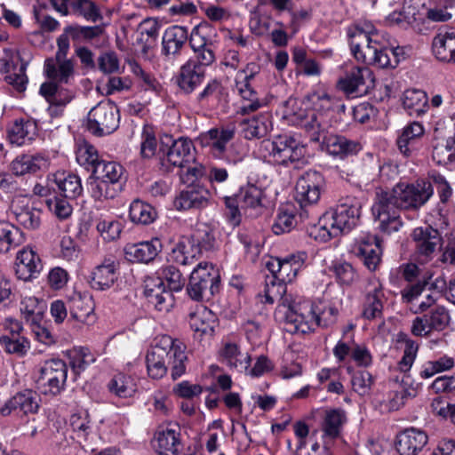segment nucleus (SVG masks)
I'll list each match as a JSON object with an SVG mask.
<instances>
[{
    "label": "nucleus",
    "mask_w": 455,
    "mask_h": 455,
    "mask_svg": "<svg viewBox=\"0 0 455 455\" xmlns=\"http://www.w3.org/2000/svg\"><path fill=\"white\" fill-rule=\"evenodd\" d=\"M362 204L355 196L339 199L336 207L325 212L327 223L333 225V232L341 235L349 233L360 220Z\"/></svg>",
    "instance_id": "0eeeda50"
},
{
    "label": "nucleus",
    "mask_w": 455,
    "mask_h": 455,
    "mask_svg": "<svg viewBox=\"0 0 455 455\" xmlns=\"http://www.w3.org/2000/svg\"><path fill=\"white\" fill-rule=\"evenodd\" d=\"M334 227L331 223H327L325 213L319 219L318 223L312 226L308 230V235L315 240L325 243L331 238L339 236V234L333 232Z\"/></svg>",
    "instance_id": "052dcab7"
},
{
    "label": "nucleus",
    "mask_w": 455,
    "mask_h": 455,
    "mask_svg": "<svg viewBox=\"0 0 455 455\" xmlns=\"http://www.w3.org/2000/svg\"><path fill=\"white\" fill-rule=\"evenodd\" d=\"M162 280L168 283L169 290L172 291H180L185 285V278L180 271L174 266L169 265L161 270Z\"/></svg>",
    "instance_id": "e2e57ef3"
},
{
    "label": "nucleus",
    "mask_w": 455,
    "mask_h": 455,
    "mask_svg": "<svg viewBox=\"0 0 455 455\" xmlns=\"http://www.w3.org/2000/svg\"><path fill=\"white\" fill-rule=\"evenodd\" d=\"M415 243V252L419 259L427 262L433 259L435 251L441 248L443 238L439 231L431 226L416 228L411 234Z\"/></svg>",
    "instance_id": "dca6fc26"
},
{
    "label": "nucleus",
    "mask_w": 455,
    "mask_h": 455,
    "mask_svg": "<svg viewBox=\"0 0 455 455\" xmlns=\"http://www.w3.org/2000/svg\"><path fill=\"white\" fill-rule=\"evenodd\" d=\"M23 241L19 228L6 221H0V251L7 252Z\"/></svg>",
    "instance_id": "09e8293b"
},
{
    "label": "nucleus",
    "mask_w": 455,
    "mask_h": 455,
    "mask_svg": "<svg viewBox=\"0 0 455 455\" xmlns=\"http://www.w3.org/2000/svg\"><path fill=\"white\" fill-rule=\"evenodd\" d=\"M53 181L59 194L67 199L75 200L83 194L81 179L76 174L57 172Z\"/></svg>",
    "instance_id": "72a5a7b5"
},
{
    "label": "nucleus",
    "mask_w": 455,
    "mask_h": 455,
    "mask_svg": "<svg viewBox=\"0 0 455 455\" xmlns=\"http://www.w3.org/2000/svg\"><path fill=\"white\" fill-rule=\"evenodd\" d=\"M220 276L218 269L208 262H200L192 271L187 291L196 301L209 300L219 292Z\"/></svg>",
    "instance_id": "39448f33"
},
{
    "label": "nucleus",
    "mask_w": 455,
    "mask_h": 455,
    "mask_svg": "<svg viewBox=\"0 0 455 455\" xmlns=\"http://www.w3.org/2000/svg\"><path fill=\"white\" fill-rule=\"evenodd\" d=\"M320 127L323 132H320L319 139L311 140L322 142V147L324 148L330 155L344 157L355 154L359 150V144L357 142L341 135L328 134L323 119L321 121Z\"/></svg>",
    "instance_id": "6ab92c4d"
},
{
    "label": "nucleus",
    "mask_w": 455,
    "mask_h": 455,
    "mask_svg": "<svg viewBox=\"0 0 455 455\" xmlns=\"http://www.w3.org/2000/svg\"><path fill=\"white\" fill-rule=\"evenodd\" d=\"M330 270L342 286H351L359 280V275L353 265L347 261H337L332 264Z\"/></svg>",
    "instance_id": "8fccbe9b"
},
{
    "label": "nucleus",
    "mask_w": 455,
    "mask_h": 455,
    "mask_svg": "<svg viewBox=\"0 0 455 455\" xmlns=\"http://www.w3.org/2000/svg\"><path fill=\"white\" fill-rule=\"evenodd\" d=\"M283 115L286 119L300 126L307 132L310 140H318L321 130V121L323 119L322 114L315 110H307L301 108L300 101L290 97L283 103Z\"/></svg>",
    "instance_id": "9d476101"
},
{
    "label": "nucleus",
    "mask_w": 455,
    "mask_h": 455,
    "mask_svg": "<svg viewBox=\"0 0 455 455\" xmlns=\"http://www.w3.org/2000/svg\"><path fill=\"white\" fill-rule=\"evenodd\" d=\"M162 243L158 238L127 245L125 252L138 262H150L161 251Z\"/></svg>",
    "instance_id": "f704fd0d"
},
{
    "label": "nucleus",
    "mask_w": 455,
    "mask_h": 455,
    "mask_svg": "<svg viewBox=\"0 0 455 455\" xmlns=\"http://www.w3.org/2000/svg\"><path fill=\"white\" fill-rule=\"evenodd\" d=\"M433 192L431 183L425 180L399 182L391 190L379 188L371 212L379 223V229L387 234L398 231L403 226L400 212L419 209L429 200Z\"/></svg>",
    "instance_id": "f257e3e1"
},
{
    "label": "nucleus",
    "mask_w": 455,
    "mask_h": 455,
    "mask_svg": "<svg viewBox=\"0 0 455 455\" xmlns=\"http://www.w3.org/2000/svg\"><path fill=\"white\" fill-rule=\"evenodd\" d=\"M186 345L180 339L171 336H162L157 344L148 352L146 356L148 373L155 379L166 375L167 363L171 365V375L173 379L181 377L186 371Z\"/></svg>",
    "instance_id": "7ed1b4c3"
},
{
    "label": "nucleus",
    "mask_w": 455,
    "mask_h": 455,
    "mask_svg": "<svg viewBox=\"0 0 455 455\" xmlns=\"http://www.w3.org/2000/svg\"><path fill=\"white\" fill-rule=\"evenodd\" d=\"M144 293L148 303L160 312H168L173 306L172 291L165 289L162 278L148 279Z\"/></svg>",
    "instance_id": "4be33fe9"
},
{
    "label": "nucleus",
    "mask_w": 455,
    "mask_h": 455,
    "mask_svg": "<svg viewBox=\"0 0 455 455\" xmlns=\"http://www.w3.org/2000/svg\"><path fill=\"white\" fill-rule=\"evenodd\" d=\"M294 222L292 212L280 210L272 226V230L275 235L290 232L294 228Z\"/></svg>",
    "instance_id": "774afa93"
},
{
    "label": "nucleus",
    "mask_w": 455,
    "mask_h": 455,
    "mask_svg": "<svg viewBox=\"0 0 455 455\" xmlns=\"http://www.w3.org/2000/svg\"><path fill=\"white\" fill-rule=\"evenodd\" d=\"M37 398V395L31 390L17 393L0 408V413L4 417L19 411L24 414L36 413L39 408Z\"/></svg>",
    "instance_id": "b1692460"
},
{
    "label": "nucleus",
    "mask_w": 455,
    "mask_h": 455,
    "mask_svg": "<svg viewBox=\"0 0 455 455\" xmlns=\"http://www.w3.org/2000/svg\"><path fill=\"white\" fill-rule=\"evenodd\" d=\"M109 182L97 179L92 174L87 180L88 190L92 198L101 201L103 199L113 198L116 196V190L111 188Z\"/></svg>",
    "instance_id": "6e6d98bb"
},
{
    "label": "nucleus",
    "mask_w": 455,
    "mask_h": 455,
    "mask_svg": "<svg viewBox=\"0 0 455 455\" xmlns=\"http://www.w3.org/2000/svg\"><path fill=\"white\" fill-rule=\"evenodd\" d=\"M210 198L211 193L205 187L199 184L190 185L180 192L173 204L178 211L202 209L208 205Z\"/></svg>",
    "instance_id": "412c9836"
},
{
    "label": "nucleus",
    "mask_w": 455,
    "mask_h": 455,
    "mask_svg": "<svg viewBox=\"0 0 455 455\" xmlns=\"http://www.w3.org/2000/svg\"><path fill=\"white\" fill-rule=\"evenodd\" d=\"M450 321V313L444 306L434 307L413 320L411 332L415 336L426 337L434 331H443Z\"/></svg>",
    "instance_id": "4468645a"
},
{
    "label": "nucleus",
    "mask_w": 455,
    "mask_h": 455,
    "mask_svg": "<svg viewBox=\"0 0 455 455\" xmlns=\"http://www.w3.org/2000/svg\"><path fill=\"white\" fill-rule=\"evenodd\" d=\"M397 340L404 343L403 355L398 363V367L401 371L407 372L411 370L415 361L419 350V344L403 332L398 334Z\"/></svg>",
    "instance_id": "864d4df0"
},
{
    "label": "nucleus",
    "mask_w": 455,
    "mask_h": 455,
    "mask_svg": "<svg viewBox=\"0 0 455 455\" xmlns=\"http://www.w3.org/2000/svg\"><path fill=\"white\" fill-rule=\"evenodd\" d=\"M58 50L54 58H48L44 61V73L50 79L49 82L68 84L74 76V61L67 59L69 50V39L66 35H60L57 39Z\"/></svg>",
    "instance_id": "6e6552de"
},
{
    "label": "nucleus",
    "mask_w": 455,
    "mask_h": 455,
    "mask_svg": "<svg viewBox=\"0 0 455 455\" xmlns=\"http://www.w3.org/2000/svg\"><path fill=\"white\" fill-rule=\"evenodd\" d=\"M95 361L94 355L88 347H81L71 358V368L76 376H78L91 363Z\"/></svg>",
    "instance_id": "0e129e2a"
},
{
    "label": "nucleus",
    "mask_w": 455,
    "mask_h": 455,
    "mask_svg": "<svg viewBox=\"0 0 455 455\" xmlns=\"http://www.w3.org/2000/svg\"><path fill=\"white\" fill-rule=\"evenodd\" d=\"M325 188L326 181L323 173L308 170L300 175L296 182L295 198L301 207L314 205L320 200Z\"/></svg>",
    "instance_id": "ddd939ff"
},
{
    "label": "nucleus",
    "mask_w": 455,
    "mask_h": 455,
    "mask_svg": "<svg viewBox=\"0 0 455 455\" xmlns=\"http://www.w3.org/2000/svg\"><path fill=\"white\" fill-rule=\"evenodd\" d=\"M76 160L80 165L84 166L88 171H92V173H93L96 165H98V163H100L102 159L100 157L94 146L84 143L80 146L77 150Z\"/></svg>",
    "instance_id": "4d7b16f0"
},
{
    "label": "nucleus",
    "mask_w": 455,
    "mask_h": 455,
    "mask_svg": "<svg viewBox=\"0 0 455 455\" xmlns=\"http://www.w3.org/2000/svg\"><path fill=\"white\" fill-rule=\"evenodd\" d=\"M435 59L446 64H455V29L440 31L432 41Z\"/></svg>",
    "instance_id": "393cba45"
},
{
    "label": "nucleus",
    "mask_w": 455,
    "mask_h": 455,
    "mask_svg": "<svg viewBox=\"0 0 455 455\" xmlns=\"http://www.w3.org/2000/svg\"><path fill=\"white\" fill-rule=\"evenodd\" d=\"M241 132L246 140L265 137L272 129L271 116L268 113L259 114L240 122Z\"/></svg>",
    "instance_id": "7c9ffc66"
},
{
    "label": "nucleus",
    "mask_w": 455,
    "mask_h": 455,
    "mask_svg": "<svg viewBox=\"0 0 455 455\" xmlns=\"http://www.w3.org/2000/svg\"><path fill=\"white\" fill-rule=\"evenodd\" d=\"M179 434L173 429H165L157 434L156 445H155L159 455H178L179 453Z\"/></svg>",
    "instance_id": "de8ad7c7"
},
{
    "label": "nucleus",
    "mask_w": 455,
    "mask_h": 455,
    "mask_svg": "<svg viewBox=\"0 0 455 455\" xmlns=\"http://www.w3.org/2000/svg\"><path fill=\"white\" fill-rule=\"evenodd\" d=\"M428 99L425 92L421 90H407L403 93V105L410 115L417 116L425 114L428 108Z\"/></svg>",
    "instance_id": "a19ab883"
},
{
    "label": "nucleus",
    "mask_w": 455,
    "mask_h": 455,
    "mask_svg": "<svg viewBox=\"0 0 455 455\" xmlns=\"http://www.w3.org/2000/svg\"><path fill=\"white\" fill-rule=\"evenodd\" d=\"M373 383L372 376L369 371H360L352 376L351 384L355 392L360 395H368Z\"/></svg>",
    "instance_id": "338daca9"
},
{
    "label": "nucleus",
    "mask_w": 455,
    "mask_h": 455,
    "mask_svg": "<svg viewBox=\"0 0 455 455\" xmlns=\"http://www.w3.org/2000/svg\"><path fill=\"white\" fill-rule=\"evenodd\" d=\"M124 174V167L114 161L101 160L93 170L92 175L109 182L112 185L117 184Z\"/></svg>",
    "instance_id": "49530a36"
},
{
    "label": "nucleus",
    "mask_w": 455,
    "mask_h": 455,
    "mask_svg": "<svg viewBox=\"0 0 455 455\" xmlns=\"http://www.w3.org/2000/svg\"><path fill=\"white\" fill-rule=\"evenodd\" d=\"M108 388L119 397H130L136 390L133 379L124 373L116 374L109 381Z\"/></svg>",
    "instance_id": "5fc2aeb1"
},
{
    "label": "nucleus",
    "mask_w": 455,
    "mask_h": 455,
    "mask_svg": "<svg viewBox=\"0 0 455 455\" xmlns=\"http://www.w3.org/2000/svg\"><path fill=\"white\" fill-rule=\"evenodd\" d=\"M0 346L8 354H15L17 355H24L30 347L28 339L26 337H0Z\"/></svg>",
    "instance_id": "13d9d810"
},
{
    "label": "nucleus",
    "mask_w": 455,
    "mask_h": 455,
    "mask_svg": "<svg viewBox=\"0 0 455 455\" xmlns=\"http://www.w3.org/2000/svg\"><path fill=\"white\" fill-rule=\"evenodd\" d=\"M403 386L400 390L390 392L388 395V400L387 402V407L388 411H397L405 404V402L409 398L415 397L419 388V384L416 385L409 384V377L406 376L403 379Z\"/></svg>",
    "instance_id": "ea45409f"
},
{
    "label": "nucleus",
    "mask_w": 455,
    "mask_h": 455,
    "mask_svg": "<svg viewBox=\"0 0 455 455\" xmlns=\"http://www.w3.org/2000/svg\"><path fill=\"white\" fill-rule=\"evenodd\" d=\"M374 84L373 73L366 67L352 68L338 82V87L347 94H365L374 87Z\"/></svg>",
    "instance_id": "a211bd4d"
},
{
    "label": "nucleus",
    "mask_w": 455,
    "mask_h": 455,
    "mask_svg": "<svg viewBox=\"0 0 455 455\" xmlns=\"http://www.w3.org/2000/svg\"><path fill=\"white\" fill-rule=\"evenodd\" d=\"M16 220L28 229H36L41 223V212L34 207L26 206L15 212Z\"/></svg>",
    "instance_id": "bf43d9fd"
},
{
    "label": "nucleus",
    "mask_w": 455,
    "mask_h": 455,
    "mask_svg": "<svg viewBox=\"0 0 455 455\" xmlns=\"http://www.w3.org/2000/svg\"><path fill=\"white\" fill-rule=\"evenodd\" d=\"M70 427L79 442L86 441L92 433V425L86 411L73 413L69 419Z\"/></svg>",
    "instance_id": "3c124183"
},
{
    "label": "nucleus",
    "mask_w": 455,
    "mask_h": 455,
    "mask_svg": "<svg viewBox=\"0 0 455 455\" xmlns=\"http://www.w3.org/2000/svg\"><path fill=\"white\" fill-rule=\"evenodd\" d=\"M372 288L368 290L363 306V316L368 320L381 317L383 311V298L381 284L371 283Z\"/></svg>",
    "instance_id": "58836bf2"
},
{
    "label": "nucleus",
    "mask_w": 455,
    "mask_h": 455,
    "mask_svg": "<svg viewBox=\"0 0 455 455\" xmlns=\"http://www.w3.org/2000/svg\"><path fill=\"white\" fill-rule=\"evenodd\" d=\"M424 134V128L419 122H412L405 126L398 136L396 144L401 154L411 156L417 150V144Z\"/></svg>",
    "instance_id": "473e14b6"
},
{
    "label": "nucleus",
    "mask_w": 455,
    "mask_h": 455,
    "mask_svg": "<svg viewBox=\"0 0 455 455\" xmlns=\"http://www.w3.org/2000/svg\"><path fill=\"white\" fill-rule=\"evenodd\" d=\"M129 217L135 224L149 225L156 219L157 212L151 204L136 199L130 205Z\"/></svg>",
    "instance_id": "79ce46f5"
},
{
    "label": "nucleus",
    "mask_w": 455,
    "mask_h": 455,
    "mask_svg": "<svg viewBox=\"0 0 455 455\" xmlns=\"http://www.w3.org/2000/svg\"><path fill=\"white\" fill-rule=\"evenodd\" d=\"M36 136V124L28 120H16L8 130L10 143L19 147L30 143Z\"/></svg>",
    "instance_id": "c9c22d12"
},
{
    "label": "nucleus",
    "mask_w": 455,
    "mask_h": 455,
    "mask_svg": "<svg viewBox=\"0 0 455 455\" xmlns=\"http://www.w3.org/2000/svg\"><path fill=\"white\" fill-rule=\"evenodd\" d=\"M119 263L110 258L105 259L97 266L91 275V287L95 290L104 291L110 288L117 279L116 270Z\"/></svg>",
    "instance_id": "cd10ccee"
},
{
    "label": "nucleus",
    "mask_w": 455,
    "mask_h": 455,
    "mask_svg": "<svg viewBox=\"0 0 455 455\" xmlns=\"http://www.w3.org/2000/svg\"><path fill=\"white\" fill-rule=\"evenodd\" d=\"M188 39V31L183 26L169 27L162 38L161 54L163 61L171 67L176 66L181 55V51Z\"/></svg>",
    "instance_id": "2eb2a0df"
},
{
    "label": "nucleus",
    "mask_w": 455,
    "mask_h": 455,
    "mask_svg": "<svg viewBox=\"0 0 455 455\" xmlns=\"http://www.w3.org/2000/svg\"><path fill=\"white\" fill-rule=\"evenodd\" d=\"M222 362L237 372H247L251 364V356L247 353H242L235 343H227L221 351Z\"/></svg>",
    "instance_id": "4c0bfd02"
},
{
    "label": "nucleus",
    "mask_w": 455,
    "mask_h": 455,
    "mask_svg": "<svg viewBox=\"0 0 455 455\" xmlns=\"http://www.w3.org/2000/svg\"><path fill=\"white\" fill-rule=\"evenodd\" d=\"M47 158L41 153L17 156L9 164V171L16 177L35 174L45 168Z\"/></svg>",
    "instance_id": "bb28decb"
},
{
    "label": "nucleus",
    "mask_w": 455,
    "mask_h": 455,
    "mask_svg": "<svg viewBox=\"0 0 455 455\" xmlns=\"http://www.w3.org/2000/svg\"><path fill=\"white\" fill-rule=\"evenodd\" d=\"M241 209L257 210L263 207V190L251 183L241 187L239 192Z\"/></svg>",
    "instance_id": "c03bdc74"
},
{
    "label": "nucleus",
    "mask_w": 455,
    "mask_h": 455,
    "mask_svg": "<svg viewBox=\"0 0 455 455\" xmlns=\"http://www.w3.org/2000/svg\"><path fill=\"white\" fill-rule=\"evenodd\" d=\"M266 148L273 162L278 165L299 168V164L305 162V146L292 136H275L273 140L267 142Z\"/></svg>",
    "instance_id": "423d86ee"
},
{
    "label": "nucleus",
    "mask_w": 455,
    "mask_h": 455,
    "mask_svg": "<svg viewBox=\"0 0 455 455\" xmlns=\"http://www.w3.org/2000/svg\"><path fill=\"white\" fill-rule=\"evenodd\" d=\"M266 267L272 274L271 275L284 283L292 282L299 272L296 267L289 263V260L279 258L271 259L267 262Z\"/></svg>",
    "instance_id": "37998d69"
},
{
    "label": "nucleus",
    "mask_w": 455,
    "mask_h": 455,
    "mask_svg": "<svg viewBox=\"0 0 455 455\" xmlns=\"http://www.w3.org/2000/svg\"><path fill=\"white\" fill-rule=\"evenodd\" d=\"M204 76L205 73L199 68V64L189 60L180 67L176 83L182 92L190 94L203 84Z\"/></svg>",
    "instance_id": "a878e982"
},
{
    "label": "nucleus",
    "mask_w": 455,
    "mask_h": 455,
    "mask_svg": "<svg viewBox=\"0 0 455 455\" xmlns=\"http://www.w3.org/2000/svg\"><path fill=\"white\" fill-rule=\"evenodd\" d=\"M20 310L29 326L43 320V307L36 298L26 299Z\"/></svg>",
    "instance_id": "680f3d73"
},
{
    "label": "nucleus",
    "mask_w": 455,
    "mask_h": 455,
    "mask_svg": "<svg viewBox=\"0 0 455 455\" xmlns=\"http://www.w3.org/2000/svg\"><path fill=\"white\" fill-rule=\"evenodd\" d=\"M39 93L49 103L47 111L52 117H59L63 115L64 108L76 97L73 90L65 88L55 82H44L41 84Z\"/></svg>",
    "instance_id": "f3484780"
},
{
    "label": "nucleus",
    "mask_w": 455,
    "mask_h": 455,
    "mask_svg": "<svg viewBox=\"0 0 455 455\" xmlns=\"http://www.w3.org/2000/svg\"><path fill=\"white\" fill-rule=\"evenodd\" d=\"M68 365L63 360L45 361L39 371L36 387L44 395H57L65 388Z\"/></svg>",
    "instance_id": "f8f14e48"
},
{
    "label": "nucleus",
    "mask_w": 455,
    "mask_h": 455,
    "mask_svg": "<svg viewBox=\"0 0 455 455\" xmlns=\"http://www.w3.org/2000/svg\"><path fill=\"white\" fill-rule=\"evenodd\" d=\"M70 317L79 323H88L93 321L94 303L87 293H74L68 299Z\"/></svg>",
    "instance_id": "c756f323"
},
{
    "label": "nucleus",
    "mask_w": 455,
    "mask_h": 455,
    "mask_svg": "<svg viewBox=\"0 0 455 455\" xmlns=\"http://www.w3.org/2000/svg\"><path fill=\"white\" fill-rule=\"evenodd\" d=\"M189 238H193L194 243L198 245L200 254L203 250H212L216 243L212 231L206 226L203 228H198Z\"/></svg>",
    "instance_id": "69168bd1"
},
{
    "label": "nucleus",
    "mask_w": 455,
    "mask_h": 455,
    "mask_svg": "<svg viewBox=\"0 0 455 455\" xmlns=\"http://www.w3.org/2000/svg\"><path fill=\"white\" fill-rule=\"evenodd\" d=\"M43 270L40 256L31 248L19 251L15 260V275L18 279L28 282L38 277Z\"/></svg>",
    "instance_id": "aec40b11"
},
{
    "label": "nucleus",
    "mask_w": 455,
    "mask_h": 455,
    "mask_svg": "<svg viewBox=\"0 0 455 455\" xmlns=\"http://www.w3.org/2000/svg\"><path fill=\"white\" fill-rule=\"evenodd\" d=\"M212 32V25L207 21H202L196 25L188 36L189 45L192 50H199L202 46L213 45L211 40Z\"/></svg>",
    "instance_id": "603ef678"
},
{
    "label": "nucleus",
    "mask_w": 455,
    "mask_h": 455,
    "mask_svg": "<svg viewBox=\"0 0 455 455\" xmlns=\"http://www.w3.org/2000/svg\"><path fill=\"white\" fill-rule=\"evenodd\" d=\"M345 420L346 415L343 411L339 409L326 411L322 426L323 437L330 439L339 437Z\"/></svg>",
    "instance_id": "a18cd8bd"
},
{
    "label": "nucleus",
    "mask_w": 455,
    "mask_h": 455,
    "mask_svg": "<svg viewBox=\"0 0 455 455\" xmlns=\"http://www.w3.org/2000/svg\"><path fill=\"white\" fill-rule=\"evenodd\" d=\"M119 110L111 101L100 102L91 109L87 116V130L101 137L115 132L119 125Z\"/></svg>",
    "instance_id": "9b49d317"
},
{
    "label": "nucleus",
    "mask_w": 455,
    "mask_h": 455,
    "mask_svg": "<svg viewBox=\"0 0 455 455\" xmlns=\"http://www.w3.org/2000/svg\"><path fill=\"white\" fill-rule=\"evenodd\" d=\"M199 247L193 238L182 236L171 249L169 260L182 266L194 264L199 258Z\"/></svg>",
    "instance_id": "c85d7f7f"
},
{
    "label": "nucleus",
    "mask_w": 455,
    "mask_h": 455,
    "mask_svg": "<svg viewBox=\"0 0 455 455\" xmlns=\"http://www.w3.org/2000/svg\"><path fill=\"white\" fill-rule=\"evenodd\" d=\"M286 292L285 283L273 275L267 276L265 287L259 297L264 298L261 302L273 304L280 301L275 311L276 321L286 324V331L291 333H307L321 325L320 316L314 311L310 303H295L283 297Z\"/></svg>",
    "instance_id": "f03ea898"
},
{
    "label": "nucleus",
    "mask_w": 455,
    "mask_h": 455,
    "mask_svg": "<svg viewBox=\"0 0 455 455\" xmlns=\"http://www.w3.org/2000/svg\"><path fill=\"white\" fill-rule=\"evenodd\" d=\"M166 142L163 141L159 148L162 165L170 172L171 167H177L183 170L187 164L195 160V147L192 140L180 138L172 140V137L166 136Z\"/></svg>",
    "instance_id": "1a4fd4ad"
},
{
    "label": "nucleus",
    "mask_w": 455,
    "mask_h": 455,
    "mask_svg": "<svg viewBox=\"0 0 455 455\" xmlns=\"http://www.w3.org/2000/svg\"><path fill=\"white\" fill-rule=\"evenodd\" d=\"M381 254L380 240L377 236H368L361 241L356 251V255L371 271H374L379 266Z\"/></svg>",
    "instance_id": "2f4dec72"
},
{
    "label": "nucleus",
    "mask_w": 455,
    "mask_h": 455,
    "mask_svg": "<svg viewBox=\"0 0 455 455\" xmlns=\"http://www.w3.org/2000/svg\"><path fill=\"white\" fill-rule=\"evenodd\" d=\"M428 442V435L421 429L410 427L396 436L395 449L400 455H417Z\"/></svg>",
    "instance_id": "5701e85b"
},
{
    "label": "nucleus",
    "mask_w": 455,
    "mask_h": 455,
    "mask_svg": "<svg viewBox=\"0 0 455 455\" xmlns=\"http://www.w3.org/2000/svg\"><path fill=\"white\" fill-rule=\"evenodd\" d=\"M216 316L206 307L200 306L189 314V325L195 332L212 336L214 332Z\"/></svg>",
    "instance_id": "e433bc0d"
},
{
    "label": "nucleus",
    "mask_w": 455,
    "mask_h": 455,
    "mask_svg": "<svg viewBox=\"0 0 455 455\" xmlns=\"http://www.w3.org/2000/svg\"><path fill=\"white\" fill-rule=\"evenodd\" d=\"M349 45L354 57L365 64L379 68H395L400 62L393 50L384 46L376 30L355 28L350 34Z\"/></svg>",
    "instance_id": "20e7f679"
}]
</instances>
